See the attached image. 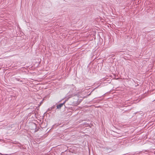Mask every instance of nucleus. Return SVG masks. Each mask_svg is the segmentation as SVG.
<instances>
[{"mask_svg": "<svg viewBox=\"0 0 155 155\" xmlns=\"http://www.w3.org/2000/svg\"><path fill=\"white\" fill-rule=\"evenodd\" d=\"M65 101L62 104H61L59 105H58L57 106V108L58 109H59L65 103Z\"/></svg>", "mask_w": 155, "mask_h": 155, "instance_id": "f257e3e1", "label": "nucleus"}, {"mask_svg": "<svg viewBox=\"0 0 155 155\" xmlns=\"http://www.w3.org/2000/svg\"><path fill=\"white\" fill-rule=\"evenodd\" d=\"M112 94L110 93V92H109V93H105V94H104V95H105V96H111V94Z\"/></svg>", "mask_w": 155, "mask_h": 155, "instance_id": "f03ea898", "label": "nucleus"}, {"mask_svg": "<svg viewBox=\"0 0 155 155\" xmlns=\"http://www.w3.org/2000/svg\"><path fill=\"white\" fill-rule=\"evenodd\" d=\"M71 92L70 91H69V92L68 93V94H67V97H69V94H71ZM70 95V94H69Z\"/></svg>", "mask_w": 155, "mask_h": 155, "instance_id": "7ed1b4c3", "label": "nucleus"}, {"mask_svg": "<svg viewBox=\"0 0 155 155\" xmlns=\"http://www.w3.org/2000/svg\"><path fill=\"white\" fill-rule=\"evenodd\" d=\"M72 94H73L72 96H75V94H73V93H72Z\"/></svg>", "mask_w": 155, "mask_h": 155, "instance_id": "20e7f679", "label": "nucleus"}]
</instances>
